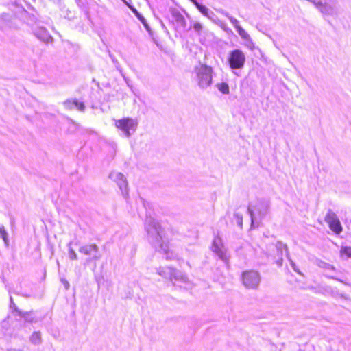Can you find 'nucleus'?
Returning <instances> with one entry per match:
<instances>
[{
	"label": "nucleus",
	"mask_w": 351,
	"mask_h": 351,
	"mask_svg": "<svg viewBox=\"0 0 351 351\" xmlns=\"http://www.w3.org/2000/svg\"><path fill=\"white\" fill-rule=\"evenodd\" d=\"M145 228L152 244L158 252L163 254L166 259L172 260L176 258V253L169 249V243L165 238L164 230L156 219L147 216Z\"/></svg>",
	"instance_id": "f257e3e1"
},
{
	"label": "nucleus",
	"mask_w": 351,
	"mask_h": 351,
	"mask_svg": "<svg viewBox=\"0 0 351 351\" xmlns=\"http://www.w3.org/2000/svg\"><path fill=\"white\" fill-rule=\"evenodd\" d=\"M157 274L161 277L169 279L173 283L188 282V277L179 270L171 267H159L157 269Z\"/></svg>",
	"instance_id": "f03ea898"
},
{
	"label": "nucleus",
	"mask_w": 351,
	"mask_h": 351,
	"mask_svg": "<svg viewBox=\"0 0 351 351\" xmlns=\"http://www.w3.org/2000/svg\"><path fill=\"white\" fill-rule=\"evenodd\" d=\"M198 78V84L202 88L210 86L212 83L213 69L206 64H201L195 69Z\"/></svg>",
	"instance_id": "7ed1b4c3"
},
{
	"label": "nucleus",
	"mask_w": 351,
	"mask_h": 351,
	"mask_svg": "<svg viewBox=\"0 0 351 351\" xmlns=\"http://www.w3.org/2000/svg\"><path fill=\"white\" fill-rule=\"evenodd\" d=\"M242 282L245 288L256 289L261 282V276L255 270L245 271L242 274Z\"/></svg>",
	"instance_id": "20e7f679"
},
{
	"label": "nucleus",
	"mask_w": 351,
	"mask_h": 351,
	"mask_svg": "<svg viewBox=\"0 0 351 351\" xmlns=\"http://www.w3.org/2000/svg\"><path fill=\"white\" fill-rule=\"evenodd\" d=\"M245 62V56L240 49L232 51L228 57V63L232 69H241Z\"/></svg>",
	"instance_id": "39448f33"
},
{
	"label": "nucleus",
	"mask_w": 351,
	"mask_h": 351,
	"mask_svg": "<svg viewBox=\"0 0 351 351\" xmlns=\"http://www.w3.org/2000/svg\"><path fill=\"white\" fill-rule=\"evenodd\" d=\"M115 126L123 131L125 135L128 137L130 136V130L134 129L137 123L135 120L131 118H123L115 121Z\"/></svg>",
	"instance_id": "423d86ee"
},
{
	"label": "nucleus",
	"mask_w": 351,
	"mask_h": 351,
	"mask_svg": "<svg viewBox=\"0 0 351 351\" xmlns=\"http://www.w3.org/2000/svg\"><path fill=\"white\" fill-rule=\"evenodd\" d=\"M325 221L328 224L330 230L336 234H339L342 231V227L340 221L333 212L328 211L325 217Z\"/></svg>",
	"instance_id": "0eeeda50"
},
{
	"label": "nucleus",
	"mask_w": 351,
	"mask_h": 351,
	"mask_svg": "<svg viewBox=\"0 0 351 351\" xmlns=\"http://www.w3.org/2000/svg\"><path fill=\"white\" fill-rule=\"evenodd\" d=\"M213 251L223 261H227L228 256L226 250L224 247L222 241L219 237H215L213 241L212 245Z\"/></svg>",
	"instance_id": "6e6552de"
},
{
	"label": "nucleus",
	"mask_w": 351,
	"mask_h": 351,
	"mask_svg": "<svg viewBox=\"0 0 351 351\" xmlns=\"http://www.w3.org/2000/svg\"><path fill=\"white\" fill-rule=\"evenodd\" d=\"M99 248L95 244L84 245L79 249V252L85 255H90L93 252H97Z\"/></svg>",
	"instance_id": "1a4fd4ad"
},
{
	"label": "nucleus",
	"mask_w": 351,
	"mask_h": 351,
	"mask_svg": "<svg viewBox=\"0 0 351 351\" xmlns=\"http://www.w3.org/2000/svg\"><path fill=\"white\" fill-rule=\"evenodd\" d=\"M117 184L122 191L121 195L123 196L128 195V182L122 174L118 176Z\"/></svg>",
	"instance_id": "9d476101"
},
{
	"label": "nucleus",
	"mask_w": 351,
	"mask_h": 351,
	"mask_svg": "<svg viewBox=\"0 0 351 351\" xmlns=\"http://www.w3.org/2000/svg\"><path fill=\"white\" fill-rule=\"evenodd\" d=\"M247 210L251 217V227L254 228L258 227L259 226V221L256 217V209L253 210L250 207H248Z\"/></svg>",
	"instance_id": "9b49d317"
},
{
	"label": "nucleus",
	"mask_w": 351,
	"mask_h": 351,
	"mask_svg": "<svg viewBox=\"0 0 351 351\" xmlns=\"http://www.w3.org/2000/svg\"><path fill=\"white\" fill-rule=\"evenodd\" d=\"M30 341L35 345L40 344L42 342L41 334L39 332H34L29 338Z\"/></svg>",
	"instance_id": "f8f14e48"
},
{
	"label": "nucleus",
	"mask_w": 351,
	"mask_h": 351,
	"mask_svg": "<svg viewBox=\"0 0 351 351\" xmlns=\"http://www.w3.org/2000/svg\"><path fill=\"white\" fill-rule=\"evenodd\" d=\"M173 21H176V23H179L182 27L186 26L185 19L181 14L176 12L173 14Z\"/></svg>",
	"instance_id": "ddd939ff"
},
{
	"label": "nucleus",
	"mask_w": 351,
	"mask_h": 351,
	"mask_svg": "<svg viewBox=\"0 0 351 351\" xmlns=\"http://www.w3.org/2000/svg\"><path fill=\"white\" fill-rule=\"evenodd\" d=\"M0 237L3 240L5 245L6 246H8V245H9L8 234L5 229L4 226L2 224H0Z\"/></svg>",
	"instance_id": "4468645a"
},
{
	"label": "nucleus",
	"mask_w": 351,
	"mask_h": 351,
	"mask_svg": "<svg viewBox=\"0 0 351 351\" xmlns=\"http://www.w3.org/2000/svg\"><path fill=\"white\" fill-rule=\"evenodd\" d=\"M217 88L219 89V90L223 93V94H229L230 93V88H229V86L227 83L226 82H221V83H219L217 85Z\"/></svg>",
	"instance_id": "2eb2a0df"
},
{
	"label": "nucleus",
	"mask_w": 351,
	"mask_h": 351,
	"mask_svg": "<svg viewBox=\"0 0 351 351\" xmlns=\"http://www.w3.org/2000/svg\"><path fill=\"white\" fill-rule=\"evenodd\" d=\"M340 254L342 258H351V247H342L340 250Z\"/></svg>",
	"instance_id": "dca6fc26"
},
{
	"label": "nucleus",
	"mask_w": 351,
	"mask_h": 351,
	"mask_svg": "<svg viewBox=\"0 0 351 351\" xmlns=\"http://www.w3.org/2000/svg\"><path fill=\"white\" fill-rule=\"evenodd\" d=\"M191 1L197 7L199 12H201L204 15H208V8L205 5L199 4L196 0Z\"/></svg>",
	"instance_id": "f3484780"
},
{
	"label": "nucleus",
	"mask_w": 351,
	"mask_h": 351,
	"mask_svg": "<svg viewBox=\"0 0 351 351\" xmlns=\"http://www.w3.org/2000/svg\"><path fill=\"white\" fill-rule=\"evenodd\" d=\"M236 29L237 30L239 35L245 40L250 38L249 34L239 25H235Z\"/></svg>",
	"instance_id": "a211bd4d"
},
{
	"label": "nucleus",
	"mask_w": 351,
	"mask_h": 351,
	"mask_svg": "<svg viewBox=\"0 0 351 351\" xmlns=\"http://www.w3.org/2000/svg\"><path fill=\"white\" fill-rule=\"evenodd\" d=\"M71 243L68 245V254L69 257L71 260H76L77 259V255L75 253V250L71 247Z\"/></svg>",
	"instance_id": "6ab92c4d"
},
{
	"label": "nucleus",
	"mask_w": 351,
	"mask_h": 351,
	"mask_svg": "<svg viewBox=\"0 0 351 351\" xmlns=\"http://www.w3.org/2000/svg\"><path fill=\"white\" fill-rule=\"evenodd\" d=\"M276 247L278 251H282L283 249L285 250L287 252V256L289 258V252L287 250V246L282 243L281 241H278L276 244Z\"/></svg>",
	"instance_id": "aec40b11"
},
{
	"label": "nucleus",
	"mask_w": 351,
	"mask_h": 351,
	"mask_svg": "<svg viewBox=\"0 0 351 351\" xmlns=\"http://www.w3.org/2000/svg\"><path fill=\"white\" fill-rule=\"evenodd\" d=\"M234 219L236 221V223H237V225L240 227V228H242V226H243V217L241 215H240L238 213H235L234 215Z\"/></svg>",
	"instance_id": "412c9836"
},
{
	"label": "nucleus",
	"mask_w": 351,
	"mask_h": 351,
	"mask_svg": "<svg viewBox=\"0 0 351 351\" xmlns=\"http://www.w3.org/2000/svg\"><path fill=\"white\" fill-rule=\"evenodd\" d=\"M193 27L195 29V31L197 32L199 34H200L203 32V26L199 22L195 23L193 25Z\"/></svg>",
	"instance_id": "4be33fe9"
},
{
	"label": "nucleus",
	"mask_w": 351,
	"mask_h": 351,
	"mask_svg": "<svg viewBox=\"0 0 351 351\" xmlns=\"http://www.w3.org/2000/svg\"><path fill=\"white\" fill-rule=\"evenodd\" d=\"M73 103L75 104V106H76V108L80 110V111H84V109H85V106L83 102L82 101H78L77 100H74L73 101Z\"/></svg>",
	"instance_id": "5701e85b"
},
{
	"label": "nucleus",
	"mask_w": 351,
	"mask_h": 351,
	"mask_svg": "<svg viewBox=\"0 0 351 351\" xmlns=\"http://www.w3.org/2000/svg\"><path fill=\"white\" fill-rule=\"evenodd\" d=\"M136 16L138 17V19L141 21V23L144 25V26L146 28H148V25L147 24L145 19L138 12H135Z\"/></svg>",
	"instance_id": "b1692460"
},
{
	"label": "nucleus",
	"mask_w": 351,
	"mask_h": 351,
	"mask_svg": "<svg viewBox=\"0 0 351 351\" xmlns=\"http://www.w3.org/2000/svg\"><path fill=\"white\" fill-rule=\"evenodd\" d=\"M1 326L5 329V331H3L1 333H0V337L5 335L6 334V332L8 329V323L5 321H3L1 323Z\"/></svg>",
	"instance_id": "393cba45"
},
{
	"label": "nucleus",
	"mask_w": 351,
	"mask_h": 351,
	"mask_svg": "<svg viewBox=\"0 0 351 351\" xmlns=\"http://www.w3.org/2000/svg\"><path fill=\"white\" fill-rule=\"evenodd\" d=\"M289 261H290V264H291V267L293 268V269L295 271H296L297 273L300 274V271H299V269L297 268L295 263H294L291 259H290L289 258Z\"/></svg>",
	"instance_id": "a878e982"
},
{
	"label": "nucleus",
	"mask_w": 351,
	"mask_h": 351,
	"mask_svg": "<svg viewBox=\"0 0 351 351\" xmlns=\"http://www.w3.org/2000/svg\"><path fill=\"white\" fill-rule=\"evenodd\" d=\"M10 307L13 308L14 310L17 311V308L16 306V304L13 302V299L12 297H10Z\"/></svg>",
	"instance_id": "bb28decb"
},
{
	"label": "nucleus",
	"mask_w": 351,
	"mask_h": 351,
	"mask_svg": "<svg viewBox=\"0 0 351 351\" xmlns=\"http://www.w3.org/2000/svg\"><path fill=\"white\" fill-rule=\"evenodd\" d=\"M99 259V256H97V255H95L93 258H92V260H95V261H97ZM91 261V259H88L86 261L87 262H90Z\"/></svg>",
	"instance_id": "cd10ccee"
},
{
	"label": "nucleus",
	"mask_w": 351,
	"mask_h": 351,
	"mask_svg": "<svg viewBox=\"0 0 351 351\" xmlns=\"http://www.w3.org/2000/svg\"><path fill=\"white\" fill-rule=\"evenodd\" d=\"M260 215H264L266 213V208H264L263 210H258Z\"/></svg>",
	"instance_id": "c85d7f7f"
},
{
	"label": "nucleus",
	"mask_w": 351,
	"mask_h": 351,
	"mask_svg": "<svg viewBox=\"0 0 351 351\" xmlns=\"http://www.w3.org/2000/svg\"><path fill=\"white\" fill-rule=\"evenodd\" d=\"M62 282L64 285L65 288L68 289L69 287V283L66 280H62Z\"/></svg>",
	"instance_id": "c756f323"
}]
</instances>
